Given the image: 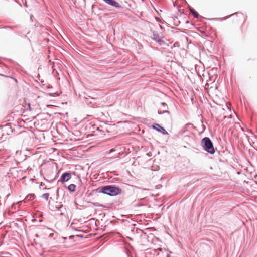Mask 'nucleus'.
Here are the masks:
<instances>
[{
  "mask_svg": "<svg viewBox=\"0 0 257 257\" xmlns=\"http://www.w3.org/2000/svg\"><path fill=\"white\" fill-rule=\"evenodd\" d=\"M71 237H74V236H70V238H71Z\"/></svg>",
  "mask_w": 257,
  "mask_h": 257,
  "instance_id": "obj_15",
  "label": "nucleus"
},
{
  "mask_svg": "<svg viewBox=\"0 0 257 257\" xmlns=\"http://www.w3.org/2000/svg\"><path fill=\"white\" fill-rule=\"evenodd\" d=\"M114 151H115V150H114V149H111L109 151V152L110 153V152H112Z\"/></svg>",
  "mask_w": 257,
  "mask_h": 257,
  "instance_id": "obj_13",
  "label": "nucleus"
},
{
  "mask_svg": "<svg viewBox=\"0 0 257 257\" xmlns=\"http://www.w3.org/2000/svg\"><path fill=\"white\" fill-rule=\"evenodd\" d=\"M107 4L113 6L116 8L120 7V5L118 3L114 0H103Z\"/></svg>",
  "mask_w": 257,
  "mask_h": 257,
  "instance_id": "obj_6",
  "label": "nucleus"
},
{
  "mask_svg": "<svg viewBox=\"0 0 257 257\" xmlns=\"http://www.w3.org/2000/svg\"><path fill=\"white\" fill-rule=\"evenodd\" d=\"M76 187V186L75 185H74V184H70V185H69L68 186V189L70 192H74L75 191Z\"/></svg>",
  "mask_w": 257,
  "mask_h": 257,
  "instance_id": "obj_7",
  "label": "nucleus"
},
{
  "mask_svg": "<svg viewBox=\"0 0 257 257\" xmlns=\"http://www.w3.org/2000/svg\"><path fill=\"white\" fill-rule=\"evenodd\" d=\"M153 128L157 130L159 132H160L164 135L168 134L167 132L163 127H162L158 124H156L153 125Z\"/></svg>",
  "mask_w": 257,
  "mask_h": 257,
  "instance_id": "obj_5",
  "label": "nucleus"
},
{
  "mask_svg": "<svg viewBox=\"0 0 257 257\" xmlns=\"http://www.w3.org/2000/svg\"><path fill=\"white\" fill-rule=\"evenodd\" d=\"M202 143L204 144L203 148L205 150L210 154H213L215 152L213 144L209 138L205 137L203 138L202 140Z\"/></svg>",
  "mask_w": 257,
  "mask_h": 257,
  "instance_id": "obj_2",
  "label": "nucleus"
},
{
  "mask_svg": "<svg viewBox=\"0 0 257 257\" xmlns=\"http://www.w3.org/2000/svg\"><path fill=\"white\" fill-rule=\"evenodd\" d=\"M191 12L195 17L197 18L198 17L199 15L198 13L196 12L195 10L191 11Z\"/></svg>",
  "mask_w": 257,
  "mask_h": 257,
  "instance_id": "obj_10",
  "label": "nucleus"
},
{
  "mask_svg": "<svg viewBox=\"0 0 257 257\" xmlns=\"http://www.w3.org/2000/svg\"><path fill=\"white\" fill-rule=\"evenodd\" d=\"M234 21L238 22H244L245 20V16L241 13H235L231 15Z\"/></svg>",
  "mask_w": 257,
  "mask_h": 257,
  "instance_id": "obj_3",
  "label": "nucleus"
},
{
  "mask_svg": "<svg viewBox=\"0 0 257 257\" xmlns=\"http://www.w3.org/2000/svg\"><path fill=\"white\" fill-rule=\"evenodd\" d=\"M64 178H65V176H64V173L62 174L61 175V181L63 182L64 181Z\"/></svg>",
  "mask_w": 257,
  "mask_h": 257,
  "instance_id": "obj_11",
  "label": "nucleus"
},
{
  "mask_svg": "<svg viewBox=\"0 0 257 257\" xmlns=\"http://www.w3.org/2000/svg\"><path fill=\"white\" fill-rule=\"evenodd\" d=\"M65 182L69 180L71 178V174L68 173H65Z\"/></svg>",
  "mask_w": 257,
  "mask_h": 257,
  "instance_id": "obj_8",
  "label": "nucleus"
},
{
  "mask_svg": "<svg viewBox=\"0 0 257 257\" xmlns=\"http://www.w3.org/2000/svg\"><path fill=\"white\" fill-rule=\"evenodd\" d=\"M49 196V193H44L42 195V197L47 200L48 199V197Z\"/></svg>",
  "mask_w": 257,
  "mask_h": 257,
  "instance_id": "obj_9",
  "label": "nucleus"
},
{
  "mask_svg": "<svg viewBox=\"0 0 257 257\" xmlns=\"http://www.w3.org/2000/svg\"><path fill=\"white\" fill-rule=\"evenodd\" d=\"M64 178H65V176H64V173L62 174L61 175V181L63 182L64 181Z\"/></svg>",
  "mask_w": 257,
  "mask_h": 257,
  "instance_id": "obj_12",
  "label": "nucleus"
},
{
  "mask_svg": "<svg viewBox=\"0 0 257 257\" xmlns=\"http://www.w3.org/2000/svg\"><path fill=\"white\" fill-rule=\"evenodd\" d=\"M212 86L209 87V85L208 83H207L206 85H207V89L208 90V93H209V95L212 94H215L217 91V87L216 86V84L215 83V82L213 81V82L212 83Z\"/></svg>",
  "mask_w": 257,
  "mask_h": 257,
  "instance_id": "obj_4",
  "label": "nucleus"
},
{
  "mask_svg": "<svg viewBox=\"0 0 257 257\" xmlns=\"http://www.w3.org/2000/svg\"><path fill=\"white\" fill-rule=\"evenodd\" d=\"M32 196H31L30 197V199H31V198H32Z\"/></svg>",
  "mask_w": 257,
  "mask_h": 257,
  "instance_id": "obj_16",
  "label": "nucleus"
},
{
  "mask_svg": "<svg viewBox=\"0 0 257 257\" xmlns=\"http://www.w3.org/2000/svg\"><path fill=\"white\" fill-rule=\"evenodd\" d=\"M101 192L110 196H115L120 194L121 189L115 186H106L101 188Z\"/></svg>",
  "mask_w": 257,
  "mask_h": 257,
  "instance_id": "obj_1",
  "label": "nucleus"
},
{
  "mask_svg": "<svg viewBox=\"0 0 257 257\" xmlns=\"http://www.w3.org/2000/svg\"><path fill=\"white\" fill-rule=\"evenodd\" d=\"M53 235V233H51V234H50V236H52Z\"/></svg>",
  "mask_w": 257,
  "mask_h": 257,
  "instance_id": "obj_14",
  "label": "nucleus"
}]
</instances>
